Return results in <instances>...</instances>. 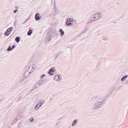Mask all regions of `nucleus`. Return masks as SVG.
Masks as SVG:
<instances>
[{
	"instance_id": "nucleus-20",
	"label": "nucleus",
	"mask_w": 128,
	"mask_h": 128,
	"mask_svg": "<svg viewBox=\"0 0 128 128\" xmlns=\"http://www.w3.org/2000/svg\"><path fill=\"white\" fill-rule=\"evenodd\" d=\"M91 100H95L96 98V97L94 96H91L90 97Z\"/></svg>"
},
{
	"instance_id": "nucleus-3",
	"label": "nucleus",
	"mask_w": 128,
	"mask_h": 128,
	"mask_svg": "<svg viewBox=\"0 0 128 128\" xmlns=\"http://www.w3.org/2000/svg\"><path fill=\"white\" fill-rule=\"evenodd\" d=\"M74 20L72 18H68L66 22V25L68 26H72L73 25V24L71 23V22H73Z\"/></svg>"
},
{
	"instance_id": "nucleus-19",
	"label": "nucleus",
	"mask_w": 128,
	"mask_h": 128,
	"mask_svg": "<svg viewBox=\"0 0 128 128\" xmlns=\"http://www.w3.org/2000/svg\"><path fill=\"white\" fill-rule=\"evenodd\" d=\"M6 97L4 98H2L0 100V102L3 101H4V102H5L7 100H6Z\"/></svg>"
},
{
	"instance_id": "nucleus-8",
	"label": "nucleus",
	"mask_w": 128,
	"mask_h": 128,
	"mask_svg": "<svg viewBox=\"0 0 128 128\" xmlns=\"http://www.w3.org/2000/svg\"><path fill=\"white\" fill-rule=\"evenodd\" d=\"M20 37L18 36L16 37L15 38V41L17 43H18L20 41Z\"/></svg>"
},
{
	"instance_id": "nucleus-10",
	"label": "nucleus",
	"mask_w": 128,
	"mask_h": 128,
	"mask_svg": "<svg viewBox=\"0 0 128 128\" xmlns=\"http://www.w3.org/2000/svg\"><path fill=\"white\" fill-rule=\"evenodd\" d=\"M101 15V14L100 12H98L96 13L93 14V16H96V17L98 16V17H100V16Z\"/></svg>"
},
{
	"instance_id": "nucleus-23",
	"label": "nucleus",
	"mask_w": 128,
	"mask_h": 128,
	"mask_svg": "<svg viewBox=\"0 0 128 128\" xmlns=\"http://www.w3.org/2000/svg\"><path fill=\"white\" fill-rule=\"evenodd\" d=\"M12 50V48L11 46H8V48L7 49V50L8 51H10Z\"/></svg>"
},
{
	"instance_id": "nucleus-34",
	"label": "nucleus",
	"mask_w": 128,
	"mask_h": 128,
	"mask_svg": "<svg viewBox=\"0 0 128 128\" xmlns=\"http://www.w3.org/2000/svg\"><path fill=\"white\" fill-rule=\"evenodd\" d=\"M34 119H31L30 120V122H33L34 121Z\"/></svg>"
},
{
	"instance_id": "nucleus-13",
	"label": "nucleus",
	"mask_w": 128,
	"mask_h": 128,
	"mask_svg": "<svg viewBox=\"0 0 128 128\" xmlns=\"http://www.w3.org/2000/svg\"><path fill=\"white\" fill-rule=\"evenodd\" d=\"M128 77V75H125L124 76H123L122 78L121 79V80L122 81H124L126 80V78H127Z\"/></svg>"
},
{
	"instance_id": "nucleus-29",
	"label": "nucleus",
	"mask_w": 128,
	"mask_h": 128,
	"mask_svg": "<svg viewBox=\"0 0 128 128\" xmlns=\"http://www.w3.org/2000/svg\"><path fill=\"white\" fill-rule=\"evenodd\" d=\"M18 11L17 9H16L14 11V13H16Z\"/></svg>"
},
{
	"instance_id": "nucleus-7",
	"label": "nucleus",
	"mask_w": 128,
	"mask_h": 128,
	"mask_svg": "<svg viewBox=\"0 0 128 128\" xmlns=\"http://www.w3.org/2000/svg\"><path fill=\"white\" fill-rule=\"evenodd\" d=\"M18 121V119L16 118H15L13 120V121L11 123V124L12 125L15 124Z\"/></svg>"
},
{
	"instance_id": "nucleus-12",
	"label": "nucleus",
	"mask_w": 128,
	"mask_h": 128,
	"mask_svg": "<svg viewBox=\"0 0 128 128\" xmlns=\"http://www.w3.org/2000/svg\"><path fill=\"white\" fill-rule=\"evenodd\" d=\"M59 31L60 33V36H62L64 35V32L62 29H60Z\"/></svg>"
},
{
	"instance_id": "nucleus-36",
	"label": "nucleus",
	"mask_w": 128,
	"mask_h": 128,
	"mask_svg": "<svg viewBox=\"0 0 128 128\" xmlns=\"http://www.w3.org/2000/svg\"><path fill=\"white\" fill-rule=\"evenodd\" d=\"M91 22V21H90L89 22H87V24H88V23H90Z\"/></svg>"
},
{
	"instance_id": "nucleus-22",
	"label": "nucleus",
	"mask_w": 128,
	"mask_h": 128,
	"mask_svg": "<svg viewBox=\"0 0 128 128\" xmlns=\"http://www.w3.org/2000/svg\"><path fill=\"white\" fill-rule=\"evenodd\" d=\"M10 34V33H9L8 32L7 30L6 32H5L4 33V34L5 36H8Z\"/></svg>"
},
{
	"instance_id": "nucleus-42",
	"label": "nucleus",
	"mask_w": 128,
	"mask_h": 128,
	"mask_svg": "<svg viewBox=\"0 0 128 128\" xmlns=\"http://www.w3.org/2000/svg\"><path fill=\"white\" fill-rule=\"evenodd\" d=\"M31 70H32V71H33V70H32V69H31Z\"/></svg>"
},
{
	"instance_id": "nucleus-39",
	"label": "nucleus",
	"mask_w": 128,
	"mask_h": 128,
	"mask_svg": "<svg viewBox=\"0 0 128 128\" xmlns=\"http://www.w3.org/2000/svg\"><path fill=\"white\" fill-rule=\"evenodd\" d=\"M126 83H128V80L126 81Z\"/></svg>"
},
{
	"instance_id": "nucleus-33",
	"label": "nucleus",
	"mask_w": 128,
	"mask_h": 128,
	"mask_svg": "<svg viewBox=\"0 0 128 128\" xmlns=\"http://www.w3.org/2000/svg\"><path fill=\"white\" fill-rule=\"evenodd\" d=\"M40 15V14L38 13H37L36 14L35 16H38V15Z\"/></svg>"
},
{
	"instance_id": "nucleus-27",
	"label": "nucleus",
	"mask_w": 128,
	"mask_h": 128,
	"mask_svg": "<svg viewBox=\"0 0 128 128\" xmlns=\"http://www.w3.org/2000/svg\"><path fill=\"white\" fill-rule=\"evenodd\" d=\"M99 19V18H98V19H96L95 20H93V19H89L88 20V21H90L91 20V22H93V21H94L96 20H98Z\"/></svg>"
},
{
	"instance_id": "nucleus-38",
	"label": "nucleus",
	"mask_w": 128,
	"mask_h": 128,
	"mask_svg": "<svg viewBox=\"0 0 128 128\" xmlns=\"http://www.w3.org/2000/svg\"><path fill=\"white\" fill-rule=\"evenodd\" d=\"M16 9H18V8L19 7L18 6H16Z\"/></svg>"
},
{
	"instance_id": "nucleus-25",
	"label": "nucleus",
	"mask_w": 128,
	"mask_h": 128,
	"mask_svg": "<svg viewBox=\"0 0 128 128\" xmlns=\"http://www.w3.org/2000/svg\"><path fill=\"white\" fill-rule=\"evenodd\" d=\"M49 70L52 72H54L56 71L55 69H52V68H50Z\"/></svg>"
},
{
	"instance_id": "nucleus-24",
	"label": "nucleus",
	"mask_w": 128,
	"mask_h": 128,
	"mask_svg": "<svg viewBox=\"0 0 128 128\" xmlns=\"http://www.w3.org/2000/svg\"><path fill=\"white\" fill-rule=\"evenodd\" d=\"M44 100H40V107L42 106V105L44 102Z\"/></svg>"
},
{
	"instance_id": "nucleus-40",
	"label": "nucleus",
	"mask_w": 128,
	"mask_h": 128,
	"mask_svg": "<svg viewBox=\"0 0 128 128\" xmlns=\"http://www.w3.org/2000/svg\"><path fill=\"white\" fill-rule=\"evenodd\" d=\"M49 30H51V29H50V30H48V32H49Z\"/></svg>"
},
{
	"instance_id": "nucleus-1",
	"label": "nucleus",
	"mask_w": 128,
	"mask_h": 128,
	"mask_svg": "<svg viewBox=\"0 0 128 128\" xmlns=\"http://www.w3.org/2000/svg\"><path fill=\"white\" fill-rule=\"evenodd\" d=\"M107 96L105 97H100L97 99V102L94 104L92 106L93 110L98 109L102 108L105 104L106 99L107 98Z\"/></svg>"
},
{
	"instance_id": "nucleus-9",
	"label": "nucleus",
	"mask_w": 128,
	"mask_h": 128,
	"mask_svg": "<svg viewBox=\"0 0 128 128\" xmlns=\"http://www.w3.org/2000/svg\"><path fill=\"white\" fill-rule=\"evenodd\" d=\"M40 107V101L39 102L36 106L34 108L35 110H37Z\"/></svg>"
},
{
	"instance_id": "nucleus-37",
	"label": "nucleus",
	"mask_w": 128,
	"mask_h": 128,
	"mask_svg": "<svg viewBox=\"0 0 128 128\" xmlns=\"http://www.w3.org/2000/svg\"><path fill=\"white\" fill-rule=\"evenodd\" d=\"M50 98H50V99L52 100V96H51H51H50Z\"/></svg>"
},
{
	"instance_id": "nucleus-35",
	"label": "nucleus",
	"mask_w": 128,
	"mask_h": 128,
	"mask_svg": "<svg viewBox=\"0 0 128 128\" xmlns=\"http://www.w3.org/2000/svg\"><path fill=\"white\" fill-rule=\"evenodd\" d=\"M93 18H94V19H95L96 18V16H94V17H93Z\"/></svg>"
},
{
	"instance_id": "nucleus-26",
	"label": "nucleus",
	"mask_w": 128,
	"mask_h": 128,
	"mask_svg": "<svg viewBox=\"0 0 128 128\" xmlns=\"http://www.w3.org/2000/svg\"><path fill=\"white\" fill-rule=\"evenodd\" d=\"M48 73L49 74H50L51 75H52L54 74V73L52 72H51L49 70V71L48 72Z\"/></svg>"
},
{
	"instance_id": "nucleus-45",
	"label": "nucleus",
	"mask_w": 128,
	"mask_h": 128,
	"mask_svg": "<svg viewBox=\"0 0 128 128\" xmlns=\"http://www.w3.org/2000/svg\"><path fill=\"white\" fill-rule=\"evenodd\" d=\"M57 34H58V33H57Z\"/></svg>"
},
{
	"instance_id": "nucleus-15",
	"label": "nucleus",
	"mask_w": 128,
	"mask_h": 128,
	"mask_svg": "<svg viewBox=\"0 0 128 128\" xmlns=\"http://www.w3.org/2000/svg\"><path fill=\"white\" fill-rule=\"evenodd\" d=\"M35 18L36 20L37 21L40 20V16H35Z\"/></svg>"
},
{
	"instance_id": "nucleus-31",
	"label": "nucleus",
	"mask_w": 128,
	"mask_h": 128,
	"mask_svg": "<svg viewBox=\"0 0 128 128\" xmlns=\"http://www.w3.org/2000/svg\"><path fill=\"white\" fill-rule=\"evenodd\" d=\"M24 80V78H23L21 80H20L21 82H23Z\"/></svg>"
},
{
	"instance_id": "nucleus-14",
	"label": "nucleus",
	"mask_w": 128,
	"mask_h": 128,
	"mask_svg": "<svg viewBox=\"0 0 128 128\" xmlns=\"http://www.w3.org/2000/svg\"><path fill=\"white\" fill-rule=\"evenodd\" d=\"M112 90L117 91L118 90L117 88V87L116 86H114L112 88H111Z\"/></svg>"
},
{
	"instance_id": "nucleus-16",
	"label": "nucleus",
	"mask_w": 128,
	"mask_h": 128,
	"mask_svg": "<svg viewBox=\"0 0 128 128\" xmlns=\"http://www.w3.org/2000/svg\"><path fill=\"white\" fill-rule=\"evenodd\" d=\"M78 122V120H74L73 122L72 123V126H75L76 124Z\"/></svg>"
},
{
	"instance_id": "nucleus-41",
	"label": "nucleus",
	"mask_w": 128,
	"mask_h": 128,
	"mask_svg": "<svg viewBox=\"0 0 128 128\" xmlns=\"http://www.w3.org/2000/svg\"><path fill=\"white\" fill-rule=\"evenodd\" d=\"M54 16V14H53V16Z\"/></svg>"
},
{
	"instance_id": "nucleus-18",
	"label": "nucleus",
	"mask_w": 128,
	"mask_h": 128,
	"mask_svg": "<svg viewBox=\"0 0 128 128\" xmlns=\"http://www.w3.org/2000/svg\"><path fill=\"white\" fill-rule=\"evenodd\" d=\"M32 32V31L31 30H29L27 34L28 36H30Z\"/></svg>"
},
{
	"instance_id": "nucleus-21",
	"label": "nucleus",
	"mask_w": 128,
	"mask_h": 128,
	"mask_svg": "<svg viewBox=\"0 0 128 128\" xmlns=\"http://www.w3.org/2000/svg\"><path fill=\"white\" fill-rule=\"evenodd\" d=\"M46 76V75L45 74H43L42 75L40 76V82L42 81H42V80H41L43 78H44V77H45Z\"/></svg>"
},
{
	"instance_id": "nucleus-4",
	"label": "nucleus",
	"mask_w": 128,
	"mask_h": 128,
	"mask_svg": "<svg viewBox=\"0 0 128 128\" xmlns=\"http://www.w3.org/2000/svg\"><path fill=\"white\" fill-rule=\"evenodd\" d=\"M49 34H50V32L49 34H47V37L45 39V42L50 41V40L51 36Z\"/></svg>"
},
{
	"instance_id": "nucleus-44",
	"label": "nucleus",
	"mask_w": 128,
	"mask_h": 128,
	"mask_svg": "<svg viewBox=\"0 0 128 128\" xmlns=\"http://www.w3.org/2000/svg\"><path fill=\"white\" fill-rule=\"evenodd\" d=\"M57 34H58V33H57Z\"/></svg>"
},
{
	"instance_id": "nucleus-5",
	"label": "nucleus",
	"mask_w": 128,
	"mask_h": 128,
	"mask_svg": "<svg viewBox=\"0 0 128 128\" xmlns=\"http://www.w3.org/2000/svg\"><path fill=\"white\" fill-rule=\"evenodd\" d=\"M60 76L58 75L55 76L54 77V80L57 81H60L61 79V78L60 77Z\"/></svg>"
},
{
	"instance_id": "nucleus-43",
	"label": "nucleus",
	"mask_w": 128,
	"mask_h": 128,
	"mask_svg": "<svg viewBox=\"0 0 128 128\" xmlns=\"http://www.w3.org/2000/svg\"><path fill=\"white\" fill-rule=\"evenodd\" d=\"M26 67L27 68L28 67V66H26Z\"/></svg>"
},
{
	"instance_id": "nucleus-32",
	"label": "nucleus",
	"mask_w": 128,
	"mask_h": 128,
	"mask_svg": "<svg viewBox=\"0 0 128 128\" xmlns=\"http://www.w3.org/2000/svg\"><path fill=\"white\" fill-rule=\"evenodd\" d=\"M27 19L25 21L23 22V24H24L27 22Z\"/></svg>"
},
{
	"instance_id": "nucleus-30",
	"label": "nucleus",
	"mask_w": 128,
	"mask_h": 128,
	"mask_svg": "<svg viewBox=\"0 0 128 128\" xmlns=\"http://www.w3.org/2000/svg\"><path fill=\"white\" fill-rule=\"evenodd\" d=\"M59 54H57L56 55L55 59H56L59 56Z\"/></svg>"
},
{
	"instance_id": "nucleus-2",
	"label": "nucleus",
	"mask_w": 128,
	"mask_h": 128,
	"mask_svg": "<svg viewBox=\"0 0 128 128\" xmlns=\"http://www.w3.org/2000/svg\"><path fill=\"white\" fill-rule=\"evenodd\" d=\"M31 69L32 68L33 69H34V67L33 66H30L28 68V70H26L24 73V77L25 78H27L28 77L30 76V74L32 72L31 70H30V68Z\"/></svg>"
},
{
	"instance_id": "nucleus-17",
	"label": "nucleus",
	"mask_w": 128,
	"mask_h": 128,
	"mask_svg": "<svg viewBox=\"0 0 128 128\" xmlns=\"http://www.w3.org/2000/svg\"><path fill=\"white\" fill-rule=\"evenodd\" d=\"M39 57V56H38V54H34L32 58L33 59L34 58H38Z\"/></svg>"
},
{
	"instance_id": "nucleus-6",
	"label": "nucleus",
	"mask_w": 128,
	"mask_h": 128,
	"mask_svg": "<svg viewBox=\"0 0 128 128\" xmlns=\"http://www.w3.org/2000/svg\"><path fill=\"white\" fill-rule=\"evenodd\" d=\"M40 80H39L38 82H37L36 83V84L35 85V86L34 87V89H32V90H33L34 89H35L36 88H37L39 86H40Z\"/></svg>"
},
{
	"instance_id": "nucleus-11",
	"label": "nucleus",
	"mask_w": 128,
	"mask_h": 128,
	"mask_svg": "<svg viewBox=\"0 0 128 128\" xmlns=\"http://www.w3.org/2000/svg\"><path fill=\"white\" fill-rule=\"evenodd\" d=\"M13 30V27H11L8 28L7 30L8 32L10 33Z\"/></svg>"
},
{
	"instance_id": "nucleus-28",
	"label": "nucleus",
	"mask_w": 128,
	"mask_h": 128,
	"mask_svg": "<svg viewBox=\"0 0 128 128\" xmlns=\"http://www.w3.org/2000/svg\"><path fill=\"white\" fill-rule=\"evenodd\" d=\"M16 46L15 45H14L12 46V50L14 49L15 48Z\"/></svg>"
}]
</instances>
